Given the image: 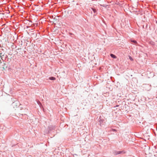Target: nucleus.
I'll use <instances>...</instances> for the list:
<instances>
[{
  "mask_svg": "<svg viewBox=\"0 0 157 157\" xmlns=\"http://www.w3.org/2000/svg\"><path fill=\"white\" fill-rule=\"evenodd\" d=\"M49 79L51 80H55L56 79V78L54 77H51L49 78Z\"/></svg>",
  "mask_w": 157,
  "mask_h": 157,
  "instance_id": "39448f33",
  "label": "nucleus"
},
{
  "mask_svg": "<svg viewBox=\"0 0 157 157\" xmlns=\"http://www.w3.org/2000/svg\"><path fill=\"white\" fill-rule=\"evenodd\" d=\"M92 10H93V11L94 12V13H95L96 12V10L95 9L92 8Z\"/></svg>",
  "mask_w": 157,
  "mask_h": 157,
  "instance_id": "423d86ee",
  "label": "nucleus"
},
{
  "mask_svg": "<svg viewBox=\"0 0 157 157\" xmlns=\"http://www.w3.org/2000/svg\"><path fill=\"white\" fill-rule=\"evenodd\" d=\"M3 56V55H2V53H0V56L2 58V56Z\"/></svg>",
  "mask_w": 157,
  "mask_h": 157,
  "instance_id": "6e6552de",
  "label": "nucleus"
},
{
  "mask_svg": "<svg viewBox=\"0 0 157 157\" xmlns=\"http://www.w3.org/2000/svg\"><path fill=\"white\" fill-rule=\"evenodd\" d=\"M129 59L131 60L132 61L133 60V59H132V57L130 56H129Z\"/></svg>",
  "mask_w": 157,
  "mask_h": 157,
  "instance_id": "0eeeda50",
  "label": "nucleus"
},
{
  "mask_svg": "<svg viewBox=\"0 0 157 157\" xmlns=\"http://www.w3.org/2000/svg\"><path fill=\"white\" fill-rule=\"evenodd\" d=\"M19 104L18 102H15L13 103V106L14 108H16L19 106Z\"/></svg>",
  "mask_w": 157,
  "mask_h": 157,
  "instance_id": "f257e3e1",
  "label": "nucleus"
},
{
  "mask_svg": "<svg viewBox=\"0 0 157 157\" xmlns=\"http://www.w3.org/2000/svg\"><path fill=\"white\" fill-rule=\"evenodd\" d=\"M110 56H111L113 58H116L117 57L114 55L113 54H111Z\"/></svg>",
  "mask_w": 157,
  "mask_h": 157,
  "instance_id": "7ed1b4c3",
  "label": "nucleus"
},
{
  "mask_svg": "<svg viewBox=\"0 0 157 157\" xmlns=\"http://www.w3.org/2000/svg\"><path fill=\"white\" fill-rule=\"evenodd\" d=\"M131 42H133L135 44H137V42L136 40H131Z\"/></svg>",
  "mask_w": 157,
  "mask_h": 157,
  "instance_id": "20e7f679",
  "label": "nucleus"
},
{
  "mask_svg": "<svg viewBox=\"0 0 157 157\" xmlns=\"http://www.w3.org/2000/svg\"><path fill=\"white\" fill-rule=\"evenodd\" d=\"M121 153V151H116L114 152V154L115 155H117L118 154H119Z\"/></svg>",
  "mask_w": 157,
  "mask_h": 157,
  "instance_id": "f03ea898",
  "label": "nucleus"
}]
</instances>
